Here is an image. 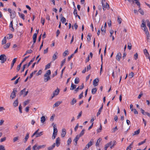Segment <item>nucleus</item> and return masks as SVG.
I'll return each mask as SVG.
<instances>
[{
  "label": "nucleus",
  "mask_w": 150,
  "mask_h": 150,
  "mask_svg": "<svg viewBox=\"0 0 150 150\" xmlns=\"http://www.w3.org/2000/svg\"><path fill=\"white\" fill-rule=\"evenodd\" d=\"M58 54V53L57 52H56L55 54L53 55L52 59L53 61H54L57 58V55Z\"/></svg>",
  "instance_id": "2eb2a0df"
},
{
  "label": "nucleus",
  "mask_w": 150,
  "mask_h": 150,
  "mask_svg": "<svg viewBox=\"0 0 150 150\" xmlns=\"http://www.w3.org/2000/svg\"><path fill=\"white\" fill-rule=\"evenodd\" d=\"M133 142L132 143H131L129 146H128L126 150H131V149L132 148V146L133 145Z\"/></svg>",
  "instance_id": "72a5a7b5"
},
{
  "label": "nucleus",
  "mask_w": 150,
  "mask_h": 150,
  "mask_svg": "<svg viewBox=\"0 0 150 150\" xmlns=\"http://www.w3.org/2000/svg\"><path fill=\"white\" fill-rule=\"evenodd\" d=\"M144 54L146 56H147V55H149V54L147 51V50L146 49H145L144 50Z\"/></svg>",
  "instance_id": "a19ab883"
},
{
  "label": "nucleus",
  "mask_w": 150,
  "mask_h": 150,
  "mask_svg": "<svg viewBox=\"0 0 150 150\" xmlns=\"http://www.w3.org/2000/svg\"><path fill=\"white\" fill-rule=\"evenodd\" d=\"M79 81V78L78 77H76L75 79L74 83L75 84L78 83Z\"/></svg>",
  "instance_id": "37998d69"
},
{
  "label": "nucleus",
  "mask_w": 150,
  "mask_h": 150,
  "mask_svg": "<svg viewBox=\"0 0 150 150\" xmlns=\"http://www.w3.org/2000/svg\"><path fill=\"white\" fill-rule=\"evenodd\" d=\"M62 101H58L56 102L53 105V107H57L61 103H62Z\"/></svg>",
  "instance_id": "9b49d317"
},
{
  "label": "nucleus",
  "mask_w": 150,
  "mask_h": 150,
  "mask_svg": "<svg viewBox=\"0 0 150 150\" xmlns=\"http://www.w3.org/2000/svg\"><path fill=\"white\" fill-rule=\"evenodd\" d=\"M112 143V141H111L108 143H107L105 145V147H104L105 150H107V148L110 145H111V144Z\"/></svg>",
  "instance_id": "f8f14e48"
},
{
  "label": "nucleus",
  "mask_w": 150,
  "mask_h": 150,
  "mask_svg": "<svg viewBox=\"0 0 150 150\" xmlns=\"http://www.w3.org/2000/svg\"><path fill=\"white\" fill-rule=\"evenodd\" d=\"M76 102V100L75 98H73L70 102V104L71 105H73Z\"/></svg>",
  "instance_id": "c85d7f7f"
},
{
  "label": "nucleus",
  "mask_w": 150,
  "mask_h": 150,
  "mask_svg": "<svg viewBox=\"0 0 150 150\" xmlns=\"http://www.w3.org/2000/svg\"><path fill=\"white\" fill-rule=\"evenodd\" d=\"M139 8L138 11L142 15H144V12L143 11L142 9L140 8V7Z\"/></svg>",
  "instance_id": "58836bf2"
},
{
  "label": "nucleus",
  "mask_w": 150,
  "mask_h": 150,
  "mask_svg": "<svg viewBox=\"0 0 150 150\" xmlns=\"http://www.w3.org/2000/svg\"><path fill=\"white\" fill-rule=\"evenodd\" d=\"M103 6V11H104L105 10L106 8H107L108 9L109 8V6L108 4L107 3H106V5H104V3H103V5H102Z\"/></svg>",
  "instance_id": "0eeeda50"
},
{
  "label": "nucleus",
  "mask_w": 150,
  "mask_h": 150,
  "mask_svg": "<svg viewBox=\"0 0 150 150\" xmlns=\"http://www.w3.org/2000/svg\"><path fill=\"white\" fill-rule=\"evenodd\" d=\"M59 90L58 88H57V89L54 91L53 94L56 96H57L59 94Z\"/></svg>",
  "instance_id": "aec40b11"
},
{
  "label": "nucleus",
  "mask_w": 150,
  "mask_h": 150,
  "mask_svg": "<svg viewBox=\"0 0 150 150\" xmlns=\"http://www.w3.org/2000/svg\"><path fill=\"white\" fill-rule=\"evenodd\" d=\"M80 137L79 136L77 135H76L75 138L74 140V141L75 142V143L74 144L76 146L77 144V142L78 140L79 139Z\"/></svg>",
  "instance_id": "1a4fd4ad"
},
{
  "label": "nucleus",
  "mask_w": 150,
  "mask_h": 150,
  "mask_svg": "<svg viewBox=\"0 0 150 150\" xmlns=\"http://www.w3.org/2000/svg\"><path fill=\"white\" fill-rule=\"evenodd\" d=\"M50 66V63H49L47 64V65L45 66V70H46L49 68Z\"/></svg>",
  "instance_id": "864d4df0"
},
{
  "label": "nucleus",
  "mask_w": 150,
  "mask_h": 150,
  "mask_svg": "<svg viewBox=\"0 0 150 150\" xmlns=\"http://www.w3.org/2000/svg\"><path fill=\"white\" fill-rule=\"evenodd\" d=\"M10 14V16L11 18H13L16 17V13L15 11L12 12Z\"/></svg>",
  "instance_id": "dca6fc26"
},
{
  "label": "nucleus",
  "mask_w": 150,
  "mask_h": 150,
  "mask_svg": "<svg viewBox=\"0 0 150 150\" xmlns=\"http://www.w3.org/2000/svg\"><path fill=\"white\" fill-rule=\"evenodd\" d=\"M66 134V130L65 129H62V131L61 133V136L62 137H65Z\"/></svg>",
  "instance_id": "9d476101"
},
{
  "label": "nucleus",
  "mask_w": 150,
  "mask_h": 150,
  "mask_svg": "<svg viewBox=\"0 0 150 150\" xmlns=\"http://www.w3.org/2000/svg\"><path fill=\"white\" fill-rule=\"evenodd\" d=\"M37 31V33H35L33 35V40H36L37 37V35L38 33L39 30L38 29Z\"/></svg>",
  "instance_id": "4468645a"
},
{
  "label": "nucleus",
  "mask_w": 150,
  "mask_h": 150,
  "mask_svg": "<svg viewBox=\"0 0 150 150\" xmlns=\"http://www.w3.org/2000/svg\"><path fill=\"white\" fill-rule=\"evenodd\" d=\"M0 150H5L4 146L2 145H0Z\"/></svg>",
  "instance_id": "e2e57ef3"
},
{
  "label": "nucleus",
  "mask_w": 150,
  "mask_h": 150,
  "mask_svg": "<svg viewBox=\"0 0 150 150\" xmlns=\"http://www.w3.org/2000/svg\"><path fill=\"white\" fill-rule=\"evenodd\" d=\"M144 30L145 32V34L146 35L147 34H148V33H149L147 27L146 28H144Z\"/></svg>",
  "instance_id": "4d7b16f0"
},
{
  "label": "nucleus",
  "mask_w": 150,
  "mask_h": 150,
  "mask_svg": "<svg viewBox=\"0 0 150 150\" xmlns=\"http://www.w3.org/2000/svg\"><path fill=\"white\" fill-rule=\"evenodd\" d=\"M76 87V85L74 84L73 83H72L70 89L71 90H73L75 89Z\"/></svg>",
  "instance_id": "393cba45"
},
{
  "label": "nucleus",
  "mask_w": 150,
  "mask_h": 150,
  "mask_svg": "<svg viewBox=\"0 0 150 150\" xmlns=\"http://www.w3.org/2000/svg\"><path fill=\"white\" fill-rule=\"evenodd\" d=\"M93 140L91 139L90 141L86 145L85 147H87V149L89 148V147L93 144Z\"/></svg>",
  "instance_id": "423d86ee"
},
{
  "label": "nucleus",
  "mask_w": 150,
  "mask_h": 150,
  "mask_svg": "<svg viewBox=\"0 0 150 150\" xmlns=\"http://www.w3.org/2000/svg\"><path fill=\"white\" fill-rule=\"evenodd\" d=\"M82 113V111H81L79 113L78 115L77 116V119H79V117H80L81 116Z\"/></svg>",
  "instance_id": "bf43d9fd"
},
{
  "label": "nucleus",
  "mask_w": 150,
  "mask_h": 150,
  "mask_svg": "<svg viewBox=\"0 0 150 150\" xmlns=\"http://www.w3.org/2000/svg\"><path fill=\"white\" fill-rule=\"evenodd\" d=\"M55 147V143H54L52 146H50L48 148V150H52Z\"/></svg>",
  "instance_id": "b1692460"
},
{
  "label": "nucleus",
  "mask_w": 150,
  "mask_h": 150,
  "mask_svg": "<svg viewBox=\"0 0 150 150\" xmlns=\"http://www.w3.org/2000/svg\"><path fill=\"white\" fill-rule=\"evenodd\" d=\"M102 140V139L100 138H99L97 140V141L96 143V146H98L99 145V144L100 142V141Z\"/></svg>",
  "instance_id": "e433bc0d"
},
{
  "label": "nucleus",
  "mask_w": 150,
  "mask_h": 150,
  "mask_svg": "<svg viewBox=\"0 0 150 150\" xmlns=\"http://www.w3.org/2000/svg\"><path fill=\"white\" fill-rule=\"evenodd\" d=\"M97 91V89L96 88H92L91 91L92 93L93 94H95L96 93Z\"/></svg>",
  "instance_id": "cd10ccee"
},
{
  "label": "nucleus",
  "mask_w": 150,
  "mask_h": 150,
  "mask_svg": "<svg viewBox=\"0 0 150 150\" xmlns=\"http://www.w3.org/2000/svg\"><path fill=\"white\" fill-rule=\"evenodd\" d=\"M51 79L50 76H47L46 77H44V81L46 82Z\"/></svg>",
  "instance_id": "6ab92c4d"
},
{
  "label": "nucleus",
  "mask_w": 150,
  "mask_h": 150,
  "mask_svg": "<svg viewBox=\"0 0 150 150\" xmlns=\"http://www.w3.org/2000/svg\"><path fill=\"white\" fill-rule=\"evenodd\" d=\"M132 45L131 43H129L127 46V48L129 50H131L132 48Z\"/></svg>",
  "instance_id": "052dcab7"
},
{
  "label": "nucleus",
  "mask_w": 150,
  "mask_h": 150,
  "mask_svg": "<svg viewBox=\"0 0 150 150\" xmlns=\"http://www.w3.org/2000/svg\"><path fill=\"white\" fill-rule=\"evenodd\" d=\"M101 34L102 35H104L105 33L106 28H103V26L102 27L101 29Z\"/></svg>",
  "instance_id": "412c9836"
},
{
  "label": "nucleus",
  "mask_w": 150,
  "mask_h": 150,
  "mask_svg": "<svg viewBox=\"0 0 150 150\" xmlns=\"http://www.w3.org/2000/svg\"><path fill=\"white\" fill-rule=\"evenodd\" d=\"M112 143H113V144L112 146H110V148L111 149H112V147H113V146H115L116 144V142L115 140H114L113 141H112Z\"/></svg>",
  "instance_id": "3c124183"
},
{
  "label": "nucleus",
  "mask_w": 150,
  "mask_h": 150,
  "mask_svg": "<svg viewBox=\"0 0 150 150\" xmlns=\"http://www.w3.org/2000/svg\"><path fill=\"white\" fill-rule=\"evenodd\" d=\"M69 54L68 50H67L65 51L63 54V55L65 57L67 55Z\"/></svg>",
  "instance_id": "ea45409f"
},
{
  "label": "nucleus",
  "mask_w": 150,
  "mask_h": 150,
  "mask_svg": "<svg viewBox=\"0 0 150 150\" xmlns=\"http://www.w3.org/2000/svg\"><path fill=\"white\" fill-rule=\"evenodd\" d=\"M91 35L90 34L88 33L87 37V40L88 42H90L91 39Z\"/></svg>",
  "instance_id": "bb28decb"
},
{
  "label": "nucleus",
  "mask_w": 150,
  "mask_h": 150,
  "mask_svg": "<svg viewBox=\"0 0 150 150\" xmlns=\"http://www.w3.org/2000/svg\"><path fill=\"white\" fill-rule=\"evenodd\" d=\"M10 97H11L12 99H13L16 97V93H14L13 92H12L11 94Z\"/></svg>",
  "instance_id": "c03bdc74"
},
{
  "label": "nucleus",
  "mask_w": 150,
  "mask_h": 150,
  "mask_svg": "<svg viewBox=\"0 0 150 150\" xmlns=\"http://www.w3.org/2000/svg\"><path fill=\"white\" fill-rule=\"evenodd\" d=\"M134 1H135V3L137 4L138 6V8H139L140 7V3L139 1V0H133Z\"/></svg>",
  "instance_id": "c756f323"
},
{
  "label": "nucleus",
  "mask_w": 150,
  "mask_h": 150,
  "mask_svg": "<svg viewBox=\"0 0 150 150\" xmlns=\"http://www.w3.org/2000/svg\"><path fill=\"white\" fill-rule=\"evenodd\" d=\"M66 59H64L62 62L61 64V67H62L63 65L65 63Z\"/></svg>",
  "instance_id": "6e6d98bb"
},
{
  "label": "nucleus",
  "mask_w": 150,
  "mask_h": 150,
  "mask_svg": "<svg viewBox=\"0 0 150 150\" xmlns=\"http://www.w3.org/2000/svg\"><path fill=\"white\" fill-rule=\"evenodd\" d=\"M29 134L28 132L27 133L24 139V143H26L29 137Z\"/></svg>",
  "instance_id": "f3484780"
},
{
  "label": "nucleus",
  "mask_w": 150,
  "mask_h": 150,
  "mask_svg": "<svg viewBox=\"0 0 150 150\" xmlns=\"http://www.w3.org/2000/svg\"><path fill=\"white\" fill-rule=\"evenodd\" d=\"M141 27H142L144 28H146V25L144 21V20H142V23L141 25Z\"/></svg>",
  "instance_id": "2f4dec72"
},
{
  "label": "nucleus",
  "mask_w": 150,
  "mask_h": 150,
  "mask_svg": "<svg viewBox=\"0 0 150 150\" xmlns=\"http://www.w3.org/2000/svg\"><path fill=\"white\" fill-rule=\"evenodd\" d=\"M60 138L58 137L56 139L55 144H56L57 146H58L60 144Z\"/></svg>",
  "instance_id": "6e6552de"
},
{
  "label": "nucleus",
  "mask_w": 150,
  "mask_h": 150,
  "mask_svg": "<svg viewBox=\"0 0 150 150\" xmlns=\"http://www.w3.org/2000/svg\"><path fill=\"white\" fill-rule=\"evenodd\" d=\"M53 133L57 134V127L56 125H54L53 126Z\"/></svg>",
  "instance_id": "ddd939ff"
},
{
  "label": "nucleus",
  "mask_w": 150,
  "mask_h": 150,
  "mask_svg": "<svg viewBox=\"0 0 150 150\" xmlns=\"http://www.w3.org/2000/svg\"><path fill=\"white\" fill-rule=\"evenodd\" d=\"M6 42V37H5L4 38L2 41V45L5 44Z\"/></svg>",
  "instance_id": "a18cd8bd"
},
{
  "label": "nucleus",
  "mask_w": 150,
  "mask_h": 150,
  "mask_svg": "<svg viewBox=\"0 0 150 150\" xmlns=\"http://www.w3.org/2000/svg\"><path fill=\"white\" fill-rule=\"evenodd\" d=\"M43 132H41L39 133H37L36 135V137H37L41 136Z\"/></svg>",
  "instance_id": "79ce46f5"
},
{
  "label": "nucleus",
  "mask_w": 150,
  "mask_h": 150,
  "mask_svg": "<svg viewBox=\"0 0 150 150\" xmlns=\"http://www.w3.org/2000/svg\"><path fill=\"white\" fill-rule=\"evenodd\" d=\"M18 99H17L16 100L14 101V103H13V105L16 107L18 106Z\"/></svg>",
  "instance_id": "a878e982"
},
{
  "label": "nucleus",
  "mask_w": 150,
  "mask_h": 150,
  "mask_svg": "<svg viewBox=\"0 0 150 150\" xmlns=\"http://www.w3.org/2000/svg\"><path fill=\"white\" fill-rule=\"evenodd\" d=\"M71 138H69L67 141V144L68 145H69V144L71 143Z\"/></svg>",
  "instance_id": "680f3d73"
},
{
  "label": "nucleus",
  "mask_w": 150,
  "mask_h": 150,
  "mask_svg": "<svg viewBox=\"0 0 150 150\" xmlns=\"http://www.w3.org/2000/svg\"><path fill=\"white\" fill-rule=\"evenodd\" d=\"M83 92H82L81 93L79 96V99H81L82 97H83Z\"/></svg>",
  "instance_id": "774afa93"
},
{
  "label": "nucleus",
  "mask_w": 150,
  "mask_h": 150,
  "mask_svg": "<svg viewBox=\"0 0 150 150\" xmlns=\"http://www.w3.org/2000/svg\"><path fill=\"white\" fill-rule=\"evenodd\" d=\"M146 139L144 141L141 142L139 143L138 144V145L140 146L142 144H144V143H145L146 142Z\"/></svg>",
  "instance_id": "13d9d810"
},
{
  "label": "nucleus",
  "mask_w": 150,
  "mask_h": 150,
  "mask_svg": "<svg viewBox=\"0 0 150 150\" xmlns=\"http://www.w3.org/2000/svg\"><path fill=\"white\" fill-rule=\"evenodd\" d=\"M45 146L46 145H39L37 147V149L38 150L40 149L44 148L45 147Z\"/></svg>",
  "instance_id": "473e14b6"
},
{
  "label": "nucleus",
  "mask_w": 150,
  "mask_h": 150,
  "mask_svg": "<svg viewBox=\"0 0 150 150\" xmlns=\"http://www.w3.org/2000/svg\"><path fill=\"white\" fill-rule=\"evenodd\" d=\"M102 129V126L101 124H100V126L99 128L97 130V133H98L101 132V130Z\"/></svg>",
  "instance_id": "09e8293b"
},
{
  "label": "nucleus",
  "mask_w": 150,
  "mask_h": 150,
  "mask_svg": "<svg viewBox=\"0 0 150 150\" xmlns=\"http://www.w3.org/2000/svg\"><path fill=\"white\" fill-rule=\"evenodd\" d=\"M103 105L102 104L101 107L100 108L98 112H97V116H98V115H99L100 114V113L101 112V110H102V109H103Z\"/></svg>",
  "instance_id": "5701e85b"
},
{
  "label": "nucleus",
  "mask_w": 150,
  "mask_h": 150,
  "mask_svg": "<svg viewBox=\"0 0 150 150\" xmlns=\"http://www.w3.org/2000/svg\"><path fill=\"white\" fill-rule=\"evenodd\" d=\"M29 57V56H27L25 57V58H24L23 60L20 63V64L16 68L17 71H19L20 70L22 63L25 61L26 59Z\"/></svg>",
  "instance_id": "7ed1b4c3"
},
{
  "label": "nucleus",
  "mask_w": 150,
  "mask_h": 150,
  "mask_svg": "<svg viewBox=\"0 0 150 150\" xmlns=\"http://www.w3.org/2000/svg\"><path fill=\"white\" fill-rule=\"evenodd\" d=\"M29 101H30V100H28L25 101L24 102V106H25L26 105L28 104V103H29Z\"/></svg>",
  "instance_id": "69168bd1"
},
{
  "label": "nucleus",
  "mask_w": 150,
  "mask_h": 150,
  "mask_svg": "<svg viewBox=\"0 0 150 150\" xmlns=\"http://www.w3.org/2000/svg\"><path fill=\"white\" fill-rule=\"evenodd\" d=\"M99 79L98 78L95 79L93 81V85L94 87L97 86L98 85Z\"/></svg>",
  "instance_id": "20e7f679"
},
{
  "label": "nucleus",
  "mask_w": 150,
  "mask_h": 150,
  "mask_svg": "<svg viewBox=\"0 0 150 150\" xmlns=\"http://www.w3.org/2000/svg\"><path fill=\"white\" fill-rule=\"evenodd\" d=\"M10 45V43H7L3 47L5 49L8 48L9 47Z\"/></svg>",
  "instance_id": "7c9ffc66"
},
{
  "label": "nucleus",
  "mask_w": 150,
  "mask_h": 150,
  "mask_svg": "<svg viewBox=\"0 0 150 150\" xmlns=\"http://www.w3.org/2000/svg\"><path fill=\"white\" fill-rule=\"evenodd\" d=\"M146 22L147 23V26L149 28V29H150V22L147 19L146 20Z\"/></svg>",
  "instance_id": "5fc2aeb1"
},
{
  "label": "nucleus",
  "mask_w": 150,
  "mask_h": 150,
  "mask_svg": "<svg viewBox=\"0 0 150 150\" xmlns=\"http://www.w3.org/2000/svg\"><path fill=\"white\" fill-rule=\"evenodd\" d=\"M140 132V129H138L137 130L134 132V133L133 134V136L137 135L139 134Z\"/></svg>",
  "instance_id": "c9c22d12"
},
{
  "label": "nucleus",
  "mask_w": 150,
  "mask_h": 150,
  "mask_svg": "<svg viewBox=\"0 0 150 150\" xmlns=\"http://www.w3.org/2000/svg\"><path fill=\"white\" fill-rule=\"evenodd\" d=\"M55 116V114H53L52 115V116L51 117L50 119V120L51 121H53Z\"/></svg>",
  "instance_id": "de8ad7c7"
},
{
  "label": "nucleus",
  "mask_w": 150,
  "mask_h": 150,
  "mask_svg": "<svg viewBox=\"0 0 150 150\" xmlns=\"http://www.w3.org/2000/svg\"><path fill=\"white\" fill-rule=\"evenodd\" d=\"M0 60H1V63H3L6 60V56L4 54H1L0 55Z\"/></svg>",
  "instance_id": "f257e3e1"
},
{
  "label": "nucleus",
  "mask_w": 150,
  "mask_h": 150,
  "mask_svg": "<svg viewBox=\"0 0 150 150\" xmlns=\"http://www.w3.org/2000/svg\"><path fill=\"white\" fill-rule=\"evenodd\" d=\"M35 57H34L32 59L30 60V61L28 63L27 65V67H29L30 66V65L32 64V63L33 62L35 59Z\"/></svg>",
  "instance_id": "f704fd0d"
},
{
  "label": "nucleus",
  "mask_w": 150,
  "mask_h": 150,
  "mask_svg": "<svg viewBox=\"0 0 150 150\" xmlns=\"http://www.w3.org/2000/svg\"><path fill=\"white\" fill-rule=\"evenodd\" d=\"M51 74V71L50 70H48L47 71L46 73L44 74V77H46L47 76H50Z\"/></svg>",
  "instance_id": "a211bd4d"
},
{
  "label": "nucleus",
  "mask_w": 150,
  "mask_h": 150,
  "mask_svg": "<svg viewBox=\"0 0 150 150\" xmlns=\"http://www.w3.org/2000/svg\"><path fill=\"white\" fill-rule=\"evenodd\" d=\"M27 64H25L24 65L21 69V73H22L24 71V69L27 66Z\"/></svg>",
  "instance_id": "49530a36"
},
{
  "label": "nucleus",
  "mask_w": 150,
  "mask_h": 150,
  "mask_svg": "<svg viewBox=\"0 0 150 150\" xmlns=\"http://www.w3.org/2000/svg\"><path fill=\"white\" fill-rule=\"evenodd\" d=\"M122 55L121 53L120 52H118L116 56V59L118 61H120Z\"/></svg>",
  "instance_id": "39448f33"
},
{
  "label": "nucleus",
  "mask_w": 150,
  "mask_h": 150,
  "mask_svg": "<svg viewBox=\"0 0 150 150\" xmlns=\"http://www.w3.org/2000/svg\"><path fill=\"white\" fill-rule=\"evenodd\" d=\"M45 121V117L44 116H42L41 118V123H43Z\"/></svg>",
  "instance_id": "4c0bfd02"
},
{
  "label": "nucleus",
  "mask_w": 150,
  "mask_h": 150,
  "mask_svg": "<svg viewBox=\"0 0 150 150\" xmlns=\"http://www.w3.org/2000/svg\"><path fill=\"white\" fill-rule=\"evenodd\" d=\"M85 130V129H83L80 133V134H79L77 135L79 136L80 137H82L84 134Z\"/></svg>",
  "instance_id": "4be33fe9"
},
{
  "label": "nucleus",
  "mask_w": 150,
  "mask_h": 150,
  "mask_svg": "<svg viewBox=\"0 0 150 150\" xmlns=\"http://www.w3.org/2000/svg\"><path fill=\"white\" fill-rule=\"evenodd\" d=\"M134 75V74L133 72H131L130 73L129 75V76L130 78H131Z\"/></svg>",
  "instance_id": "603ef678"
},
{
  "label": "nucleus",
  "mask_w": 150,
  "mask_h": 150,
  "mask_svg": "<svg viewBox=\"0 0 150 150\" xmlns=\"http://www.w3.org/2000/svg\"><path fill=\"white\" fill-rule=\"evenodd\" d=\"M74 15L75 16L76 15L77 16V12L76 8V7H74Z\"/></svg>",
  "instance_id": "8fccbe9b"
},
{
  "label": "nucleus",
  "mask_w": 150,
  "mask_h": 150,
  "mask_svg": "<svg viewBox=\"0 0 150 150\" xmlns=\"http://www.w3.org/2000/svg\"><path fill=\"white\" fill-rule=\"evenodd\" d=\"M61 21L63 23H64L66 21V19L65 18L62 17V18H61Z\"/></svg>",
  "instance_id": "0e129e2a"
},
{
  "label": "nucleus",
  "mask_w": 150,
  "mask_h": 150,
  "mask_svg": "<svg viewBox=\"0 0 150 150\" xmlns=\"http://www.w3.org/2000/svg\"><path fill=\"white\" fill-rule=\"evenodd\" d=\"M26 88H24L23 90H21L19 94V96H21L22 95H24V97H25L27 96L28 93V91H25Z\"/></svg>",
  "instance_id": "f03ea898"
},
{
  "label": "nucleus",
  "mask_w": 150,
  "mask_h": 150,
  "mask_svg": "<svg viewBox=\"0 0 150 150\" xmlns=\"http://www.w3.org/2000/svg\"><path fill=\"white\" fill-rule=\"evenodd\" d=\"M18 137H14L13 139V142H15L18 140Z\"/></svg>",
  "instance_id": "338daca9"
}]
</instances>
